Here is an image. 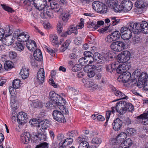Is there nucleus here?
<instances>
[{
  "label": "nucleus",
  "mask_w": 148,
  "mask_h": 148,
  "mask_svg": "<svg viewBox=\"0 0 148 148\" xmlns=\"http://www.w3.org/2000/svg\"><path fill=\"white\" fill-rule=\"evenodd\" d=\"M50 99L53 103L56 105L59 109L62 110L64 113L68 112V110L64 106L66 102L64 98L60 95L57 94L53 91L49 92Z\"/></svg>",
  "instance_id": "1"
},
{
  "label": "nucleus",
  "mask_w": 148,
  "mask_h": 148,
  "mask_svg": "<svg viewBox=\"0 0 148 148\" xmlns=\"http://www.w3.org/2000/svg\"><path fill=\"white\" fill-rule=\"evenodd\" d=\"M14 36L17 40L21 42H24L29 39V36L26 32L21 33L19 29H17L14 32Z\"/></svg>",
  "instance_id": "2"
},
{
  "label": "nucleus",
  "mask_w": 148,
  "mask_h": 148,
  "mask_svg": "<svg viewBox=\"0 0 148 148\" xmlns=\"http://www.w3.org/2000/svg\"><path fill=\"white\" fill-rule=\"evenodd\" d=\"M93 9L97 12L105 13L107 11V7L105 4L98 1H94L92 4Z\"/></svg>",
  "instance_id": "3"
},
{
  "label": "nucleus",
  "mask_w": 148,
  "mask_h": 148,
  "mask_svg": "<svg viewBox=\"0 0 148 148\" xmlns=\"http://www.w3.org/2000/svg\"><path fill=\"white\" fill-rule=\"evenodd\" d=\"M61 111L57 110H54L52 113L53 119L59 122L64 123L66 122V120L63 114H67L68 113V111L67 113H64L60 109Z\"/></svg>",
  "instance_id": "4"
},
{
  "label": "nucleus",
  "mask_w": 148,
  "mask_h": 148,
  "mask_svg": "<svg viewBox=\"0 0 148 148\" xmlns=\"http://www.w3.org/2000/svg\"><path fill=\"white\" fill-rule=\"evenodd\" d=\"M31 4L38 10H42L45 6L47 2L46 0H28Z\"/></svg>",
  "instance_id": "5"
},
{
  "label": "nucleus",
  "mask_w": 148,
  "mask_h": 148,
  "mask_svg": "<svg viewBox=\"0 0 148 148\" xmlns=\"http://www.w3.org/2000/svg\"><path fill=\"white\" fill-rule=\"evenodd\" d=\"M133 6L132 3L129 0H123L121 2V13L130 11Z\"/></svg>",
  "instance_id": "6"
},
{
  "label": "nucleus",
  "mask_w": 148,
  "mask_h": 148,
  "mask_svg": "<svg viewBox=\"0 0 148 148\" xmlns=\"http://www.w3.org/2000/svg\"><path fill=\"white\" fill-rule=\"evenodd\" d=\"M118 1L116 0H108L107 4L108 6L112 8L116 12H120V7L119 5H118Z\"/></svg>",
  "instance_id": "7"
},
{
  "label": "nucleus",
  "mask_w": 148,
  "mask_h": 148,
  "mask_svg": "<svg viewBox=\"0 0 148 148\" xmlns=\"http://www.w3.org/2000/svg\"><path fill=\"white\" fill-rule=\"evenodd\" d=\"M37 132L33 134L34 136L36 137L37 140H40L41 142L45 141L46 139V134H44L41 128H37Z\"/></svg>",
  "instance_id": "8"
},
{
  "label": "nucleus",
  "mask_w": 148,
  "mask_h": 148,
  "mask_svg": "<svg viewBox=\"0 0 148 148\" xmlns=\"http://www.w3.org/2000/svg\"><path fill=\"white\" fill-rule=\"evenodd\" d=\"M45 71L42 68H40L37 74L36 79L37 82L39 84H42L44 82Z\"/></svg>",
  "instance_id": "9"
},
{
  "label": "nucleus",
  "mask_w": 148,
  "mask_h": 148,
  "mask_svg": "<svg viewBox=\"0 0 148 148\" xmlns=\"http://www.w3.org/2000/svg\"><path fill=\"white\" fill-rule=\"evenodd\" d=\"M128 25L130 27L131 30L135 34H138L139 30H141L140 23H134L133 22H130Z\"/></svg>",
  "instance_id": "10"
},
{
  "label": "nucleus",
  "mask_w": 148,
  "mask_h": 148,
  "mask_svg": "<svg viewBox=\"0 0 148 148\" xmlns=\"http://www.w3.org/2000/svg\"><path fill=\"white\" fill-rule=\"evenodd\" d=\"M27 119V114L24 112H19L17 116V120L18 122L21 124L26 122V120Z\"/></svg>",
  "instance_id": "11"
},
{
  "label": "nucleus",
  "mask_w": 148,
  "mask_h": 148,
  "mask_svg": "<svg viewBox=\"0 0 148 148\" xmlns=\"http://www.w3.org/2000/svg\"><path fill=\"white\" fill-rule=\"evenodd\" d=\"M51 8L58 13H62L63 10V8L60 7L58 3L54 1H51L50 3Z\"/></svg>",
  "instance_id": "12"
},
{
  "label": "nucleus",
  "mask_w": 148,
  "mask_h": 148,
  "mask_svg": "<svg viewBox=\"0 0 148 148\" xmlns=\"http://www.w3.org/2000/svg\"><path fill=\"white\" fill-rule=\"evenodd\" d=\"M93 56L94 57L95 61L97 63L102 64L106 61L105 57L100 55L98 53H95Z\"/></svg>",
  "instance_id": "13"
},
{
  "label": "nucleus",
  "mask_w": 148,
  "mask_h": 148,
  "mask_svg": "<svg viewBox=\"0 0 148 148\" xmlns=\"http://www.w3.org/2000/svg\"><path fill=\"white\" fill-rule=\"evenodd\" d=\"M121 74V79H122V81L123 83H126L128 82L131 77L130 73L127 71H123Z\"/></svg>",
  "instance_id": "14"
},
{
  "label": "nucleus",
  "mask_w": 148,
  "mask_h": 148,
  "mask_svg": "<svg viewBox=\"0 0 148 148\" xmlns=\"http://www.w3.org/2000/svg\"><path fill=\"white\" fill-rule=\"evenodd\" d=\"M94 69L91 65L86 66L84 68V70L88 73V77H92L95 75V74Z\"/></svg>",
  "instance_id": "15"
},
{
  "label": "nucleus",
  "mask_w": 148,
  "mask_h": 148,
  "mask_svg": "<svg viewBox=\"0 0 148 148\" xmlns=\"http://www.w3.org/2000/svg\"><path fill=\"white\" fill-rule=\"evenodd\" d=\"M13 30L10 28L9 26H7L5 30L2 28L0 29V40L2 38L4 35H8V33L9 34H10L13 32Z\"/></svg>",
  "instance_id": "16"
},
{
  "label": "nucleus",
  "mask_w": 148,
  "mask_h": 148,
  "mask_svg": "<svg viewBox=\"0 0 148 148\" xmlns=\"http://www.w3.org/2000/svg\"><path fill=\"white\" fill-rule=\"evenodd\" d=\"M120 134H119L115 138H112L110 141V144L114 148H116L120 146Z\"/></svg>",
  "instance_id": "17"
},
{
  "label": "nucleus",
  "mask_w": 148,
  "mask_h": 148,
  "mask_svg": "<svg viewBox=\"0 0 148 148\" xmlns=\"http://www.w3.org/2000/svg\"><path fill=\"white\" fill-rule=\"evenodd\" d=\"M8 35H5V36L4 40H5V45H6L9 46L11 45L14 40L16 38H14V33L13 34V36H12L10 34H9V33H8Z\"/></svg>",
  "instance_id": "18"
},
{
  "label": "nucleus",
  "mask_w": 148,
  "mask_h": 148,
  "mask_svg": "<svg viewBox=\"0 0 148 148\" xmlns=\"http://www.w3.org/2000/svg\"><path fill=\"white\" fill-rule=\"evenodd\" d=\"M124 139H125L124 138ZM124 139L121 140V142H123L121 143V148H129L133 144L132 141L130 138H128L124 141Z\"/></svg>",
  "instance_id": "19"
},
{
  "label": "nucleus",
  "mask_w": 148,
  "mask_h": 148,
  "mask_svg": "<svg viewBox=\"0 0 148 148\" xmlns=\"http://www.w3.org/2000/svg\"><path fill=\"white\" fill-rule=\"evenodd\" d=\"M137 119H140V121H141V123L144 125H146L148 123V111L147 113H145L141 114L140 115L136 117Z\"/></svg>",
  "instance_id": "20"
},
{
  "label": "nucleus",
  "mask_w": 148,
  "mask_h": 148,
  "mask_svg": "<svg viewBox=\"0 0 148 148\" xmlns=\"http://www.w3.org/2000/svg\"><path fill=\"white\" fill-rule=\"evenodd\" d=\"M29 105V108L33 109L34 108L42 107V103L38 100H34L31 101Z\"/></svg>",
  "instance_id": "21"
},
{
  "label": "nucleus",
  "mask_w": 148,
  "mask_h": 148,
  "mask_svg": "<svg viewBox=\"0 0 148 148\" xmlns=\"http://www.w3.org/2000/svg\"><path fill=\"white\" fill-rule=\"evenodd\" d=\"M130 52L127 50L121 52V60L125 62L127 61L130 58Z\"/></svg>",
  "instance_id": "22"
},
{
  "label": "nucleus",
  "mask_w": 148,
  "mask_h": 148,
  "mask_svg": "<svg viewBox=\"0 0 148 148\" xmlns=\"http://www.w3.org/2000/svg\"><path fill=\"white\" fill-rule=\"evenodd\" d=\"M30 136L29 133H25L21 135L22 142L24 144H27L30 140Z\"/></svg>",
  "instance_id": "23"
},
{
  "label": "nucleus",
  "mask_w": 148,
  "mask_h": 148,
  "mask_svg": "<svg viewBox=\"0 0 148 148\" xmlns=\"http://www.w3.org/2000/svg\"><path fill=\"white\" fill-rule=\"evenodd\" d=\"M34 56L37 61H41L42 60V54L41 51L39 49H37L34 51Z\"/></svg>",
  "instance_id": "24"
},
{
  "label": "nucleus",
  "mask_w": 148,
  "mask_h": 148,
  "mask_svg": "<svg viewBox=\"0 0 148 148\" xmlns=\"http://www.w3.org/2000/svg\"><path fill=\"white\" fill-rule=\"evenodd\" d=\"M141 30L143 33L147 34L148 33V23L145 21H143L140 23Z\"/></svg>",
  "instance_id": "25"
},
{
  "label": "nucleus",
  "mask_w": 148,
  "mask_h": 148,
  "mask_svg": "<svg viewBox=\"0 0 148 148\" xmlns=\"http://www.w3.org/2000/svg\"><path fill=\"white\" fill-rule=\"evenodd\" d=\"M59 14H61L62 19L65 23L67 22L71 17V15L70 13L66 11H63L62 13Z\"/></svg>",
  "instance_id": "26"
},
{
  "label": "nucleus",
  "mask_w": 148,
  "mask_h": 148,
  "mask_svg": "<svg viewBox=\"0 0 148 148\" xmlns=\"http://www.w3.org/2000/svg\"><path fill=\"white\" fill-rule=\"evenodd\" d=\"M51 43L52 45L56 47L59 46V42L58 41V37L56 34H52L50 36Z\"/></svg>",
  "instance_id": "27"
},
{
  "label": "nucleus",
  "mask_w": 148,
  "mask_h": 148,
  "mask_svg": "<svg viewBox=\"0 0 148 148\" xmlns=\"http://www.w3.org/2000/svg\"><path fill=\"white\" fill-rule=\"evenodd\" d=\"M120 41H117L112 42L110 45L111 49L116 52H120Z\"/></svg>",
  "instance_id": "28"
},
{
  "label": "nucleus",
  "mask_w": 148,
  "mask_h": 148,
  "mask_svg": "<svg viewBox=\"0 0 148 148\" xmlns=\"http://www.w3.org/2000/svg\"><path fill=\"white\" fill-rule=\"evenodd\" d=\"M113 127L114 130L117 131L120 129V119L117 118L114 119L113 123Z\"/></svg>",
  "instance_id": "29"
},
{
  "label": "nucleus",
  "mask_w": 148,
  "mask_h": 148,
  "mask_svg": "<svg viewBox=\"0 0 148 148\" xmlns=\"http://www.w3.org/2000/svg\"><path fill=\"white\" fill-rule=\"evenodd\" d=\"M26 45L27 49L30 51H33L34 48L36 46L35 42L33 40H31L26 42Z\"/></svg>",
  "instance_id": "30"
},
{
  "label": "nucleus",
  "mask_w": 148,
  "mask_h": 148,
  "mask_svg": "<svg viewBox=\"0 0 148 148\" xmlns=\"http://www.w3.org/2000/svg\"><path fill=\"white\" fill-rule=\"evenodd\" d=\"M29 70L25 67L22 68L20 73L22 78L23 79L27 78L29 76Z\"/></svg>",
  "instance_id": "31"
},
{
  "label": "nucleus",
  "mask_w": 148,
  "mask_h": 148,
  "mask_svg": "<svg viewBox=\"0 0 148 148\" xmlns=\"http://www.w3.org/2000/svg\"><path fill=\"white\" fill-rule=\"evenodd\" d=\"M47 4L43 9V10L44 9L45 13L48 17L50 18H52L53 17L52 10L51 8V7L47 5Z\"/></svg>",
  "instance_id": "32"
},
{
  "label": "nucleus",
  "mask_w": 148,
  "mask_h": 148,
  "mask_svg": "<svg viewBox=\"0 0 148 148\" xmlns=\"http://www.w3.org/2000/svg\"><path fill=\"white\" fill-rule=\"evenodd\" d=\"M128 103L126 101L121 100V115L126 112V108Z\"/></svg>",
  "instance_id": "33"
},
{
  "label": "nucleus",
  "mask_w": 148,
  "mask_h": 148,
  "mask_svg": "<svg viewBox=\"0 0 148 148\" xmlns=\"http://www.w3.org/2000/svg\"><path fill=\"white\" fill-rule=\"evenodd\" d=\"M132 32L131 30H128L126 32L121 34V38L124 40L129 39L132 36Z\"/></svg>",
  "instance_id": "34"
},
{
  "label": "nucleus",
  "mask_w": 148,
  "mask_h": 148,
  "mask_svg": "<svg viewBox=\"0 0 148 148\" xmlns=\"http://www.w3.org/2000/svg\"><path fill=\"white\" fill-rule=\"evenodd\" d=\"M135 6L138 8H145L147 5V3L143 0H137L135 3Z\"/></svg>",
  "instance_id": "35"
},
{
  "label": "nucleus",
  "mask_w": 148,
  "mask_h": 148,
  "mask_svg": "<svg viewBox=\"0 0 148 148\" xmlns=\"http://www.w3.org/2000/svg\"><path fill=\"white\" fill-rule=\"evenodd\" d=\"M123 61V60H121V74L123 71H124V70L127 71V70L129 69L127 61L126 62Z\"/></svg>",
  "instance_id": "36"
},
{
  "label": "nucleus",
  "mask_w": 148,
  "mask_h": 148,
  "mask_svg": "<svg viewBox=\"0 0 148 148\" xmlns=\"http://www.w3.org/2000/svg\"><path fill=\"white\" fill-rule=\"evenodd\" d=\"M39 119H33L30 120L29 123L33 127H36L37 128L39 127L40 125L39 124Z\"/></svg>",
  "instance_id": "37"
},
{
  "label": "nucleus",
  "mask_w": 148,
  "mask_h": 148,
  "mask_svg": "<svg viewBox=\"0 0 148 148\" xmlns=\"http://www.w3.org/2000/svg\"><path fill=\"white\" fill-rule=\"evenodd\" d=\"M71 42L69 40H66L62 45L60 48L61 51H64L66 50Z\"/></svg>",
  "instance_id": "38"
},
{
  "label": "nucleus",
  "mask_w": 148,
  "mask_h": 148,
  "mask_svg": "<svg viewBox=\"0 0 148 148\" xmlns=\"http://www.w3.org/2000/svg\"><path fill=\"white\" fill-rule=\"evenodd\" d=\"M102 142L101 139L100 138L97 137L93 138L91 141V143L92 144L96 145L97 147Z\"/></svg>",
  "instance_id": "39"
},
{
  "label": "nucleus",
  "mask_w": 148,
  "mask_h": 148,
  "mask_svg": "<svg viewBox=\"0 0 148 148\" xmlns=\"http://www.w3.org/2000/svg\"><path fill=\"white\" fill-rule=\"evenodd\" d=\"M116 60L117 62L115 63L116 64V65H118V66H117V68L116 70V71L117 73L119 74L120 73V54L119 53L118 54L116 57Z\"/></svg>",
  "instance_id": "40"
},
{
  "label": "nucleus",
  "mask_w": 148,
  "mask_h": 148,
  "mask_svg": "<svg viewBox=\"0 0 148 148\" xmlns=\"http://www.w3.org/2000/svg\"><path fill=\"white\" fill-rule=\"evenodd\" d=\"M47 120H45V121H42L41 122V124L40 125L39 129L41 128L42 130L47 128L49 126V123L48 122Z\"/></svg>",
  "instance_id": "41"
},
{
  "label": "nucleus",
  "mask_w": 148,
  "mask_h": 148,
  "mask_svg": "<svg viewBox=\"0 0 148 148\" xmlns=\"http://www.w3.org/2000/svg\"><path fill=\"white\" fill-rule=\"evenodd\" d=\"M21 83L20 80L18 79H15L12 82V86L14 89L19 88L21 86Z\"/></svg>",
  "instance_id": "42"
},
{
  "label": "nucleus",
  "mask_w": 148,
  "mask_h": 148,
  "mask_svg": "<svg viewBox=\"0 0 148 148\" xmlns=\"http://www.w3.org/2000/svg\"><path fill=\"white\" fill-rule=\"evenodd\" d=\"M13 64L11 61H8L5 62L4 68L5 70H8L9 69L13 68Z\"/></svg>",
  "instance_id": "43"
},
{
  "label": "nucleus",
  "mask_w": 148,
  "mask_h": 148,
  "mask_svg": "<svg viewBox=\"0 0 148 148\" xmlns=\"http://www.w3.org/2000/svg\"><path fill=\"white\" fill-rule=\"evenodd\" d=\"M141 73L140 72L139 70H135L132 73V76H133L134 78L132 79V83L135 82L136 79H139V76L140 75Z\"/></svg>",
  "instance_id": "44"
},
{
  "label": "nucleus",
  "mask_w": 148,
  "mask_h": 148,
  "mask_svg": "<svg viewBox=\"0 0 148 148\" xmlns=\"http://www.w3.org/2000/svg\"><path fill=\"white\" fill-rule=\"evenodd\" d=\"M127 131L126 132H121V140L123 139H124V138L126 139L127 137V133H133L134 132L135 130H133V129L130 128L129 130H127Z\"/></svg>",
  "instance_id": "45"
},
{
  "label": "nucleus",
  "mask_w": 148,
  "mask_h": 148,
  "mask_svg": "<svg viewBox=\"0 0 148 148\" xmlns=\"http://www.w3.org/2000/svg\"><path fill=\"white\" fill-rule=\"evenodd\" d=\"M73 142V139L71 138H68L64 139V141L62 143V146H65L66 145H70Z\"/></svg>",
  "instance_id": "46"
},
{
  "label": "nucleus",
  "mask_w": 148,
  "mask_h": 148,
  "mask_svg": "<svg viewBox=\"0 0 148 148\" xmlns=\"http://www.w3.org/2000/svg\"><path fill=\"white\" fill-rule=\"evenodd\" d=\"M117 17L114 16L110 17L111 21L112 22V26H114L119 23L120 19H117Z\"/></svg>",
  "instance_id": "47"
},
{
  "label": "nucleus",
  "mask_w": 148,
  "mask_h": 148,
  "mask_svg": "<svg viewBox=\"0 0 148 148\" xmlns=\"http://www.w3.org/2000/svg\"><path fill=\"white\" fill-rule=\"evenodd\" d=\"M144 82L145 81H144V80H142L141 79H138V81L137 83L136 81V82H135L134 83H133V82L132 83L134 85V86H136L140 88L143 87Z\"/></svg>",
  "instance_id": "48"
},
{
  "label": "nucleus",
  "mask_w": 148,
  "mask_h": 148,
  "mask_svg": "<svg viewBox=\"0 0 148 148\" xmlns=\"http://www.w3.org/2000/svg\"><path fill=\"white\" fill-rule=\"evenodd\" d=\"M115 41L119 39L120 37V34L118 31H115L111 33Z\"/></svg>",
  "instance_id": "49"
},
{
  "label": "nucleus",
  "mask_w": 148,
  "mask_h": 148,
  "mask_svg": "<svg viewBox=\"0 0 148 148\" xmlns=\"http://www.w3.org/2000/svg\"><path fill=\"white\" fill-rule=\"evenodd\" d=\"M89 145L88 142L84 140L79 144L78 148H88Z\"/></svg>",
  "instance_id": "50"
},
{
  "label": "nucleus",
  "mask_w": 148,
  "mask_h": 148,
  "mask_svg": "<svg viewBox=\"0 0 148 148\" xmlns=\"http://www.w3.org/2000/svg\"><path fill=\"white\" fill-rule=\"evenodd\" d=\"M87 61L85 57H82L79 60L78 62L80 65L84 66L88 65Z\"/></svg>",
  "instance_id": "51"
},
{
  "label": "nucleus",
  "mask_w": 148,
  "mask_h": 148,
  "mask_svg": "<svg viewBox=\"0 0 148 148\" xmlns=\"http://www.w3.org/2000/svg\"><path fill=\"white\" fill-rule=\"evenodd\" d=\"M116 67V64H114L113 65L110 64L106 66V70L107 71L111 73L113 71V70Z\"/></svg>",
  "instance_id": "52"
},
{
  "label": "nucleus",
  "mask_w": 148,
  "mask_h": 148,
  "mask_svg": "<svg viewBox=\"0 0 148 148\" xmlns=\"http://www.w3.org/2000/svg\"><path fill=\"white\" fill-rule=\"evenodd\" d=\"M92 67L94 69V70H97L98 72H100L102 71L103 67V66L101 65H97L96 66L95 65H91Z\"/></svg>",
  "instance_id": "53"
},
{
  "label": "nucleus",
  "mask_w": 148,
  "mask_h": 148,
  "mask_svg": "<svg viewBox=\"0 0 148 148\" xmlns=\"http://www.w3.org/2000/svg\"><path fill=\"white\" fill-rule=\"evenodd\" d=\"M1 5L2 8L5 10L10 12H13V10L12 8L8 6L5 4H1Z\"/></svg>",
  "instance_id": "54"
},
{
  "label": "nucleus",
  "mask_w": 148,
  "mask_h": 148,
  "mask_svg": "<svg viewBox=\"0 0 148 148\" xmlns=\"http://www.w3.org/2000/svg\"><path fill=\"white\" fill-rule=\"evenodd\" d=\"M106 42L110 43L113 41H115L111 33L108 35L106 39Z\"/></svg>",
  "instance_id": "55"
},
{
  "label": "nucleus",
  "mask_w": 148,
  "mask_h": 148,
  "mask_svg": "<svg viewBox=\"0 0 148 148\" xmlns=\"http://www.w3.org/2000/svg\"><path fill=\"white\" fill-rule=\"evenodd\" d=\"M87 27L89 28H93L92 29L93 30H95V27L96 25V22L94 23L91 21H89L87 22Z\"/></svg>",
  "instance_id": "56"
},
{
  "label": "nucleus",
  "mask_w": 148,
  "mask_h": 148,
  "mask_svg": "<svg viewBox=\"0 0 148 148\" xmlns=\"http://www.w3.org/2000/svg\"><path fill=\"white\" fill-rule=\"evenodd\" d=\"M81 69L80 65L79 64H76L72 67V70L73 71L76 72L80 71Z\"/></svg>",
  "instance_id": "57"
},
{
  "label": "nucleus",
  "mask_w": 148,
  "mask_h": 148,
  "mask_svg": "<svg viewBox=\"0 0 148 148\" xmlns=\"http://www.w3.org/2000/svg\"><path fill=\"white\" fill-rule=\"evenodd\" d=\"M148 76L146 73L144 72L140 74V75L139 76V79L144 80V81H147L146 79L147 78Z\"/></svg>",
  "instance_id": "58"
},
{
  "label": "nucleus",
  "mask_w": 148,
  "mask_h": 148,
  "mask_svg": "<svg viewBox=\"0 0 148 148\" xmlns=\"http://www.w3.org/2000/svg\"><path fill=\"white\" fill-rule=\"evenodd\" d=\"M16 48L18 51H21L23 50L24 46L22 43H18L17 44Z\"/></svg>",
  "instance_id": "59"
},
{
  "label": "nucleus",
  "mask_w": 148,
  "mask_h": 148,
  "mask_svg": "<svg viewBox=\"0 0 148 148\" xmlns=\"http://www.w3.org/2000/svg\"><path fill=\"white\" fill-rule=\"evenodd\" d=\"M17 113L16 112L13 111L12 112L11 115V119L12 122L15 121L17 119Z\"/></svg>",
  "instance_id": "60"
},
{
  "label": "nucleus",
  "mask_w": 148,
  "mask_h": 148,
  "mask_svg": "<svg viewBox=\"0 0 148 148\" xmlns=\"http://www.w3.org/2000/svg\"><path fill=\"white\" fill-rule=\"evenodd\" d=\"M45 106L47 108H53V107H56V105L53 103L51 101H49L45 105Z\"/></svg>",
  "instance_id": "61"
},
{
  "label": "nucleus",
  "mask_w": 148,
  "mask_h": 148,
  "mask_svg": "<svg viewBox=\"0 0 148 148\" xmlns=\"http://www.w3.org/2000/svg\"><path fill=\"white\" fill-rule=\"evenodd\" d=\"M126 108V112L127 110L129 112H132L133 111L134 106L131 103H129Z\"/></svg>",
  "instance_id": "62"
},
{
  "label": "nucleus",
  "mask_w": 148,
  "mask_h": 148,
  "mask_svg": "<svg viewBox=\"0 0 148 148\" xmlns=\"http://www.w3.org/2000/svg\"><path fill=\"white\" fill-rule=\"evenodd\" d=\"M141 40V38L139 36L136 35L133 38V41L134 44L138 43Z\"/></svg>",
  "instance_id": "63"
},
{
  "label": "nucleus",
  "mask_w": 148,
  "mask_h": 148,
  "mask_svg": "<svg viewBox=\"0 0 148 148\" xmlns=\"http://www.w3.org/2000/svg\"><path fill=\"white\" fill-rule=\"evenodd\" d=\"M47 147L48 144L46 142H44L37 145L36 148H47Z\"/></svg>",
  "instance_id": "64"
}]
</instances>
